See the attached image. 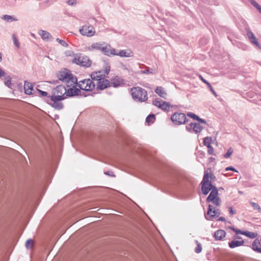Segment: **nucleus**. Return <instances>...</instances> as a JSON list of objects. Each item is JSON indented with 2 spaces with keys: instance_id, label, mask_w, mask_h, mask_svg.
Listing matches in <instances>:
<instances>
[{
  "instance_id": "obj_1",
  "label": "nucleus",
  "mask_w": 261,
  "mask_h": 261,
  "mask_svg": "<svg viewBox=\"0 0 261 261\" xmlns=\"http://www.w3.org/2000/svg\"><path fill=\"white\" fill-rule=\"evenodd\" d=\"M57 77L60 81L65 83L67 87L73 86V87L67 90L65 96L71 97L81 94V91L74 86V84H77V79L73 76L69 70L65 69L64 70L60 71L57 75Z\"/></svg>"
},
{
  "instance_id": "obj_2",
  "label": "nucleus",
  "mask_w": 261,
  "mask_h": 261,
  "mask_svg": "<svg viewBox=\"0 0 261 261\" xmlns=\"http://www.w3.org/2000/svg\"><path fill=\"white\" fill-rule=\"evenodd\" d=\"M131 95L134 100L144 102L147 99V91L139 87H135L130 89Z\"/></svg>"
},
{
  "instance_id": "obj_3",
  "label": "nucleus",
  "mask_w": 261,
  "mask_h": 261,
  "mask_svg": "<svg viewBox=\"0 0 261 261\" xmlns=\"http://www.w3.org/2000/svg\"><path fill=\"white\" fill-rule=\"evenodd\" d=\"M201 185L202 193L205 195H207L212 189V182L209 180V175L206 171L204 172Z\"/></svg>"
},
{
  "instance_id": "obj_4",
  "label": "nucleus",
  "mask_w": 261,
  "mask_h": 261,
  "mask_svg": "<svg viewBox=\"0 0 261 261\" xmlns=\"http://www.w3.org/2000/svg\"><path fill=\"white\" fill-rule=\"evenodd\" d=\"M172 122L176 125L185 124L188 121V119L186 115L182 113L175 112L171 116Z\"/></svg>"
},
{
  "instance_id": "obj_5",
  "label": "nucleus",
  "mask_w": 261,
  "mask_h": 261,
  "mask_svg": "<svg viewBox=\"0 0 261 261\" xmlns=\"http://www.w3.org/2000/svg\"><path fill=\"white\" fill-rule=\"evenodd\" d=\"M77 86L82 90L91 91L94 89L96 84L93 80L88 79L80 81L77 84Z\"/></svg>"
},
{
  "instance_id": "obj_6",
  "label": "nucleus",
  "mask_w": 261,
  "mask_h": 261,
  "mask_svg": "<svg viewBox=\"0 0 261 261\" xmlns=\"http://www.w3.org/2000/svg\"><path fill=\"white\" fill-rule=\"evenodd\" d=\"M66 98V96L63 95H51L50 97V99L54 102L51 106L57 110H61L63 108V105L60 101Z\"/></svg>"
},
{
  "instance_id": "obj_7",
  "label": "nucleus",
  "mask_w": 261,
  "mask_h": 261,
  "mask_svg": "<svg viewBox=\"0 0 261 261\" xmlns=\"http://www.w3.org/2000/svg\"><path fill=\"white\" fill-rule=\"evenodd\" d=\"M221 214V212L219 209H215L211 204H208V210L205 217L207 220H212L216 216L218 217Z\"/></svg>"
},
{
  "instance_id": "obj_8",
  "label": "nucleus",
  "mask_w": 261,
  "mask_h": 261,
  "mask_svg": "<svg viewBox=\"0 0 261 261\" xmlns=\"http://www.w3.org/2000/svg\"><path fill=\"white\" fill-rule=\"evenodd\" d=\"M80 32L83 36L92 37L95 34V29L92 25H84L80 30Z\"/></svg>"
},
{
  "instance_id": "obj_9",
  "label": "nucleus",
  "mask_w": 261,
  "mask_h": 261,
  "mask_svg": "<svg viewBox=\"0 0 261 261\" xmlns=\"http://www.w3.org/2000/svg\"><path fill=\"white\" fill-rule=\"evenodd\" d=\"M203 127L199 123L192 122L188 126H186V129L189 132H194L196 134L200 133Z\"/></svg>"
},
{
  "instance_id": "obj_10",
  "label": "nucleus",
  "mask_w": 261,
  "mask_h": 261,
  "mask_svg": "<svg viewBox=\"0 0 261 261\" xmlns=\"http://www.w3.org/2000/svg\"><path fill=\"white\" fill-rule=\"evenodd\" d=\"M153 104L164 111H168L170 107H171L169 103L160 100L159 98L155 99L153 101Z\"/></svg>"
},
{
  "instance_id": "obj_11",
  "label": "nucleus",
  "mask_w": 261,
  "mask_h": 261,
  "mask_svg": "<svg viewBox=\"0 0 261 261\" xmlns=\"http://www.w3.org/2000/svg\"><path fill=\"white\" fill-rule=\"evenodd\" d=\"M105 55L110 56L111 55H116L115 49L112 48L110 45L107 44L103 45L100 50Z\"/></svg>"
},
{
  "instance_id": "obj_12",
  "label": "nucleus",
  "mask_w": 261,
  "mask_h": 261,
  "mask_svg": "<svg viewBox=\"0 0 261 261\" xmlns=\"http://www.w3.org/2000/svg\"><path fill=\"white\" fill-rule=\"evenodd\" d=\"M98 90H103L109 86H111L110 82L108 80H107L103 77L101 79V80L97 82V84H95Z\"/></svg>"
},
{
  "instance_id": "obj_13",
  "label": "nucleus",
  "mask_w": 261,
  "mask_h": 261,
  "mask_svg": "<svg viewBox=\"0 0 261 261\" xmlns=\"http://www.w3.org/2000/svg\"><path fill=\"white\" fill-rule=\"evenodd\" d=\"M67 90L64 86L58 85L53 90V95H63L65 96L67 94Z\"/></svg>"
},
{
  "instance_id": "obj_14",
  "label": "nucleus",
  "mask_w": 261,
  "mask_h": 261,
  "mask_svg": "<svg viewBox=\"0 0 261 261\" xmlns=\"http://www.w3.org/2000/svg\"><path fill=\"white\" fill-rule=\"evenodd\" d=\"M110 84L113 87L117 88L125 84V81L121 77L116 76L111 79Z\"/></svg>"
},
{
  "instance_id": "obj_15",
  "label": "nucleus",
  "mask_w": 261,
  "mask_h": 261,
  "mask_svg": "<svg viewBox=\"0 0 261 261\" xmlns=\"http://www.w3.org/2000/svg\"><path fill=\"white\" fill-rule=\"evenodd\" d=\"M104 75L101 74V71H96L92 72L91 75V80H93L95 84L97 83L98 81L101 80V79L104 77Z\"/></svg>"
},
{
  "instance_id": "obj_16",
  "label": "nucleus",
  "mask_w": 261,
  "mask_h": 261,
  "mask_svg": "<svg viewBox=\"0 0 261 261\" xmlns=\"http://www.w3.org/2000/svg\"><path fill=\"white\" fill-rule=\"evenodd\" d=\"M39 34L40 35L42 39L46 41H51L53 40V37L51 34L44 30H40Z\"/></svg>"
},
{
  "instance_id": "obj_17",
  "label": "nucleus",
  "mask_w": 261,
  "mask_h": 261,
  "mask_svg": "<svg viewBox=\"0 0 261 261\" xmlns=\"http://www.w3.org/2000/svg\"><path fill=\"white\" fill-rule=\"evenodd\" d=\"M24 92L26 94L31 95L33 94V91H34L33 86L32 84L25 81L24 84Z\"/></svg>"
},
{
  "instance_id": "obj_18",
  "label": "nucleus",
  "mask_w": 261,
  "mask_h": 261,
  "mask_svg": "<svg viewBox=\"0 0 261 261\" xmlns=\"http://www.w3.org/2000/svg\"><path fill=\"white\" fill-rule=\"evenodd\" d=\"M226 235V232L222 229H219L214 233V237L216 240H222Z\"/></svg>"
},
{
  "instance_id": "obj_19",
  "label": "nucleus",
  "mask_w": 261,
  "mask_h": 261,
  "mask_svg": "<svg viewBox=\"0 0 261 261\" xmlns=\"http://www.w3.org/2000/svg\"><path fill=\"white\" fill-rule=\"evenodd\" d=\"M115 55L120 57H130L133 56V52L130 50H121L118 53L116 51Z\"/></svg>"
},
{
  "instance_id": "obj_20",
  "label": "nucleus",
  "mask_w": 261,
  "mask_h": 261,
  "mask_svg": "<svg viewBox=\"0 0 261 261\" xmlns=\"http://www.w3.org/2000/svg\"><path fill=\"white\" fill-rule=\"evenodd\" d=\"M252 249L253 250L261 253V245L259 240L257 239L254 240L252 243Z\"/></svg>"
},
{
  "instance_id": "obj_21",
  "label": "nucleus",
  "mask_w": 261,
  "mask_h": 261,
  "mask_svg": "<svg viewBox=\"0 0 261 261\" xmlns=\"http://www.w3.org/2000/svg\"><path fill=\"white\" fill-rule=\"evenodd\" d=\"M244 242L243 240H233L228 243L229 247L230 248H234L243 245Z\"/></svg>"
},
{
  "instance_id": "obj_22",
  "label": "nucleus",
  "mask_w": 261,
  "mask_h": 261,
  "mask_svg": "<svg viewBox=\"0 0 261 261\" xmlns=\"http://www.w3.org/2000/svg\"><path fill=\"white\" fill-rule=\"evenodd\" d=\"M155 92L158 94L160 97L166 98L167 93L164 89L162 87H157L155 89Z\"/></svg>"
},
{
  "instance_id": "obj_23",
  "label": "nucleus",
  "mask_w": 261,
  "mask_h": 261,
  "mask_svg": "<svg viewBox=\"0 0 261 261\" xmlns=\"http://www.w3.org/2000/svg\"><path fill=\"white\" fill-rule=\"evenodd\" d=\"M81 66L89 67L91 65V61L87 56H83L82 60Z\"/></svg>"
},
{
  "instance_id": "obj_24",
  "label": "nucleus",
  "mask_w": 261,
  "mask_h": 261,
  "mask_svg": "<svg viewBox=\"0 0 261 261\" xmlns=\"http://www.w3.org/2000/svg\"><path fill=\"white\" fill-rule=\"evenodd\" d=\"M83 56H82L81 54L75 55L74 58L72 59V62L73 63L76 64L77 65H79L81 66L82 64V60L83 59Z\"/></svg>"
},
{
  "instance_id": "obj_25",
  "label": "nucleus",
  "mask_w": 261,
  "mask_h": 261,
  "mask_svg": "<svg viewBox=\"0 0 261 261\" xmlns=\"http://www.w3.org/2000/svg\"><path fill=\"white\" fill-rule=\"evenodd\" d=\"M103 45H105V43H94L91 45V48L92 49L101 50Z\"/></svg>"
},
{
  "instance_id": "obj_26",
  "label": "nucleus",
  "mask_w": 261,
  "mask_h": 261,
  "mask_svg": "<svg viewBox=\"0 0 261 261\" xmlns=\"http://www.w3.org/2000/svg\"><path fill=\"white\" fill-rule=\"evenodd\" d=\"M155 119V115L153 114H149L146 118V122L150 124L153 123Z\"/></svg>"
},
{
  "instance_id": "obj_27",
  "label": "nucleus",
  "mask_w": 261,
  "mask_h": 261,
  "mask_svg": "<svg viewBox=\"0 0 261 261\" xmlns=\"http://www.w3.org/2000/svg\"><path fill=\"white\" fill-rule=\"evenodd\" d=\"M218 196V195L211 192L208 197H207L206 201L207 202H211L212 201H213Z\"/></svg>"
},
{
  "instance_id": "obj_28",
  "label": "nucleus",
  "mask_w": 261,
  "mask_h": 261,
  "mask_svg": "<svg viewBox=\"0 0 261 261\" xmlns=\"http://www.w3.org/2000/svg\"><path fill=\"white\" fill-rule=\"evenodd\" d=\"M212 142V138L211 137H206L203 139V144L207 147L211 146Z\"/></svg>"
},
{
  "instance_id": "obj_29",
  "label": "nucleus",
  "mask_w": 261,
  "mask_h": 261,
  "mask_svg": "<svg viewBox=\"0 0 261 261\" xmlns=\"http://www.w3.org/2000/svg\"><path fill=\"white\" fill-rule=\"evenodd\" d=\"M243 235L251 239H254L257 236V233L248 231H244Z\"/></svg>"
},
{
  "instance_id": "obj_30",
  "label": "nucleus",
  "mask_w": 261,
  "mask_h": 261,
  "mask_svg": "<svg viewBox=\"0 0 261 261\" xmlns=\"http://www.w3.org/2000/svg\"><path fill=\"white\" fill-rule=\"evenodd\" d=\"M2 19L7 21H13L17 20L16 18H14L13 16L8 15H3Z\"/></svg>"
},
{
  "instance_id": "obj_31",
  "label": "nucleus",
  "mask_w": 261,
  "mask_h": 261,
  "mask_svg": "<svg viewBox=\"0 0 261 261\" xmlns=\"http://www.w3.org/2000/svg\"><path fill=\"white\" fill-rule=\"evenodd\" d=\"M4 84L6 86L10 88V86L11 85V77L10 76H8L5 77Z\"/></svg>"
},
{
  "instance_id": "obj_32",
  "label": "nucleus",
  "mask_w": 261,
  "mask_h": 261,
  "mask_svg": "<svg viewBox=\"0 0 261 261\" xmlns=\"http://www.w3.org/2000/svg\"><path fill=\"white\" fill-rule=\"evenodd\" d=\"M250 41L253 43V44L255 45L257 47H258L259 48H261V46L260 44L257 41V40L255 36L252 38L251 39H249Z\"/></svg>"
},
{
  "instance_id": "obj_33",
  "label": "nucleus",
  "mask_w": 261,
  "mask_h": 261,
  "mask_svg": "<svg viewBox=\"0 0 261 261\" xmlns=\"http://www.w3.org/2000/svg\"><path fill=\"white\" fill-rule=\"evenodd\" d=\"M250 204L255 210H257L259 212H261V208L259 204L251 201L250 202Z\"/></svg>"
},
{
  "instance_id": "obj_34",
  "label": "nucleus",
  "mask_w": 261,
  "mask_h": 261,
  "mask_svg": "<svg viewBox=\"0 0 261 261\" xmlns=\"http://www.w3.org/2000/svg\"><path fill=\"white\" fill-rule=\"evenodd\" d=\"M33 245V241L32 239H28L25 244V247L27 249L30 248Z\"/></svg>"
},
{
  "instance_id": "obj_35",
  "label": "nucleus",
  "mask_w": 261,
  "mask_h": 261,
  "mask_svg": "<svg viewBox=\"0 0 261 261\" xmlns=\"http://www.w3.org/2000/svg\"><path fill=\"white\" fill-rule=\"evenodd\" d=\"M216 206H219L221 204V199L219 196L216 197L213 201H211Z\"/></svg>"
},
{
  "instance_id": "obj_36",
  "label": "nucleus",
  "mask_w": 261,
  "mask_h": 261,
  "mask_svg": "<svg viewBox=\"0 0 261 261\" xmlns=\"http://www.w3.org/2000/svg\"><path fill=\"white\" fill-rule=\"evenodd\" d=\"M197 243V247L195 249V252L197 253H199L201 252L202 247L200 243H199L197 241H196Z\"/></svg>"
},
{
  "instance_id": "obj_37",
  "label": "nucleus",
  "mask_w": 261,
  "mask_h": 261,
  "mask_svg": "<svg viewBox=\"0 0 261 261\" xmlns=\"http://www.w3.org/2000/svg\"><path fill=\"white\" fill-rule=\"evenodd\" d=\"M56 41H57V42L59 43L62 46H63L64 47H67L68 46V43H66V41L64 40H61L59 38H57Z\"/></svg>"
},
{
  "instance_id": "obj_38",
  "label": "nucleus",
  "mask_w": 261,
  "mask_h": 261,
  "mask_svg": "<svg viewBox=\"0 0 261 261\" xmlns=\"http://www.w3.org/2000/svg\"><path fill=\"white\" fill-rule=\"evenodd\" d=\"M141 72L144 74H153L154 70L147 67L145 70L141 71Z\"/></svg>"
},
{
  "instance_id": "obj_39",
  "label": "nucleus",
  "mask_w": 261,
  "mask_h": 261,
  "mask_svg": "<svg viewBox=\"0 0 261 261\" xmlns=\"http://www.w3.org/2000/svg\"><path fill=\"white\" fill-rule=\"evenodd\" d=\"M233 151L231 148H229L226 153L224 155V157L226 159H228L230 157V156L232 154Z\"/></svg>"
},
{
  "instance_id": "obj_40",
  "label": "nucleus",
  "mask_w": 261,
  "mask_h": 261,
  "mask_svg": "<svg viewBox=\"0 0 261 261\" xmlns=\"http://www.w3.org/2000/svg\"><path fill=\"white\" fill-rule=\"evenodd\" d=\"M13 40L14 41V45L18 48H19V43L18 39L15 37V35L13 34L12 36Z\"/></svg>"
},
{
  "instance_id": "obj_41",
  "label": "nucleus",
  "mask_w": 261,
  "mask_h": 261,
  "mask_svg": "<svg viewBox=\"0 0 261 261\" xmlns=\"http://www.w3.org/2000/svg\"><path fill=\"white\" fill-rule=\"evenodd\" d=\"M187 116H189L191 118L193 119L194 120H197L198 117L197 115H196L195 114L191 113V112H188L187 113Z\"/></svg>"
},
{
  "instance_id": "obj_42",
  "label": "nucleus",
  "mask_w": 261,
  "mask_h": 261,
  "mask_svg": "<svg viewBox=\"0 0 261 261\" xmlns=\"http://www.w3.org/2000/svg\"><path fill=\"white\" fill-rule=\"evenodd\" d=\"M66 3L71 6H75L77 3V0H68L66 2Z\"/></svg>"
},
{
  "instance_id": "obj_43",
  "label": "nucleus",
  "mask_w": 261,
  "mask_h": 261,
  "mask_svg": "<svg viewBox=\"0 0 261 261\" xmlns=\"http://www.w3.org/2000/svg\"><path fill=\"white\" fill-rule=\"evenodd\" d=\"M247 36L249 40L251 39L252 38H253V37H255L253 33L250 30L247 31Z\"/></svg>"
},
{
  "instance_id": "obj_44",
  "label": "nucleus",
  "mask_w": 261,
  "mask_h": 261,
  "mask_svg": "<svg viewBox=\"0 0 261 261\" xmlns=\"http://www.w3.org/2000/svg\"><path fill=\"white\" fill-rule=\"evenodd\" d=\"M212 189H211V192H212V193H214L215 194H216L217 195H218V190L217 189V188L213 185L212 184Z\"/></svg>"
},
{
  "instance_id": "obj_45",
  "label": "nucleus",
  "mask_w": 261,
  "mask_h": 261,
  "mask_svg": "<svg viewBox=\"0 0 261 261\" xmlns=\"http://www.w3.org/2000/svg\"><path fill=\"white\" fill-rule=\"evenodd\" d=\"M38 93H39L40 96L42 97H46L47 96L48 93L45 91H42L40 89H37Z\"/></svg>"
},
{
  "instance_id": "obj_46",
  "label": "nucleus",
  "mask_w": 261,
  "mask_h": 261,
  "mask_svg": "<svg viewBox=\"0 0 261 261\" xmlns=\"http://www.w3.org/2000/svg\"><path fill=\"white\" fill-rule=\"evenodd\" d=\"M250 3L257 9H258V8L260 6L257 2L254 0H251Z\"/></svg>"
},
{
  "instance_id": "obj_47",
  "label": "nucleus",
  "mask_w": 261,
  "mask_h": 261,
  "mask_svg": "<svg viewBox=\"0 0 261 261\" xmlns=\"http://www.w3.org/2000/svg\"><path fill=\"white\" fill-rule=\"evenodd\" d=\"M207 153L208 154H213L214 149L213 147L211 145L207 147Z\"/></svg>"
},
{
  "instance_id": "obj_48",
  "label": "nucleus",
  "mask_w": 261,
  "mask_h": 261,
  "mask_svg": "<svg viewBox=\"0 0 261 261\" xmlns=\"http://www.w3.org/2000/svg\"><path fill=\"white\" fill-rule=\"evenodd\" d=\"M105 174L107 175H109L110 176H112V177H115V175L114 174L113 172L112 171H106L105 172Z\"/></svg>"
},
{
  "instance_id": "obj_49",
  "label": "nucleus",
  "mask_w": 261,
  "mask_h": 261,
  "mask_svg": "<svg viewBox=\"0 0 261 261\" xmlns=\"http://www.w3.org/2000/svg\"><path fill=\"white\" fill-rule=\"evenodd\" d=\"M228 211H229V214L231 216L236 213V211L233 210L232 207H229L228 208Z\"/></svg>"
},
{
  "instance_id": "obj_50",
  "label": "nucleus",
  "mask_w": 261,
  "mask_h": 261,
  "mask_svg": "<svg viewBox=\"0 0 261 261\" xmlns=\"http://www.w3.org/2000/svg\"><path fill=\"white\" fill-rule=\"evenodd\" d=\"M225 170L226 171H234V172H238V171L234 168H233V167L232 166H229V167H228L227 168H225Z\"/></svg>"
},
{
  "instance_id": "obj_51",
  "label": "nucleus",
  "mask_w": 261,
  "mask_h": 261,
  "mask_svg": "<svg viewBox=\"0 0 261 261\" xmlns=\"http://www.w3.org/2000/svg\"><path fill=\"white\" fill-rule=\"evenodd\" d=\"M208 86L210 88V89L211 91L213 93V94L216 97H217V94L216 92L215 91V90H214V89L213 88V87H212V86L211 85V84H210V85H208Z\"/></svg>"
},
{
  "instance_id": "obj_52",
  "label": "nucleus",
  "mask_w": 261,
  "mask_h": 261,
  "mask_svg": "<svg viewBox=\"0 0 261 261\" xmlns=\"http://www.w3.org/2000/svg\"><path fill=\"white\" fill-rule=\"evenodd\" d=\"M197 121H198L199 122L203 124H206V122L204 119H203L202 118H200L199 117H198V119H197Z\"/></svg>"
},
{
  "instance_id": "obj_53",
  "label": "nucleus",
  "mask_w": 261,
  "mask_h": 261,
  "mask_svg": "<svg viewBox=\"0 0 261 261\" xmlns=\"http://www.w3.org/2000/svg\"><path fill=\"white\" fill-rule=\"evenodd\" d=\"M110 71V66H107L105 69V73L106 74H108Z\"/></svg>"
},
{
  "instance_id": "obj_54",
  "label": "nucleus",
  "mask_w": 261,
  "mask_h": 261,
  "mask_svg": "<svg viewBox=\"0 0 261 261\" xmlns=\"http://www.w3.org/2000/svg\"><path fill=\"white\" fill-rule=\"evenodd\" d=\"M234 232H235L237 234H241L243 235L244 231L236 229V230H234Z\"/></svg>"
},
{
  "instance_id": "obj_55",
  "label": "nucleus",
  "mask_w": 261,
  "mask_h": 261,
  "mask_svg": "<svg viewBox=\"0 0 261 261\" xmlns=\"http://www.w3.org/2000/svg\"><path fill=\"white\" fill-rule=\"evenodd\" d=\"M199 77L200 78L201 81H203L204 83H205L207 85H208V86L210 85V83L208 82H207L206 80L204 79L201 75H200Z\"/></svg>"
},
{
  "instance_id": "obj_56",
  "label": "nucleus",
  "mask_w": 261,
  "mask_h": 261,
  "mask_svg": "<svg viewBox=\"0 0 261 261\" xmlns=\"http://www.w3.org/2000/svg\"><path fill=\"white\" fill-rule=\"evenodd\" d=\"M209 178H210V179L212 180L215 181L216 180V176L213 173L210 174V175L209 176Z\"/></svg>"
},
{
  "instance_id": "obj_57",
  "label": "nucleus",
  "mask_w": 261,
  "mask_h": 261,
  "mask_svg": "<svg viewBox=\"0 0 261 261\" xmlns=\"http://www.w3.org/2000/svg\"><path fill=\"white\" fill-rule=\"evenodd\" d=\"M5 75V72L0 68V78Z\"/></svg>"
},
{
  "instance_id": "obj_58",
  "label": "nucleus",
  "mask_w": 261,
  "mask_h": 261,
  "mask_svg": "<svg viewBox=\"0 0 261 261\" xmlns=\"http://www.w3.org/2000/svg\"><path fill=\"white\" fill-rule=\"evenodd\" d=\"M217 221H218L225 222L226 220H225V218H224V217H219V218L218 219Z\"/></svg>"
},
{
  "instance_id": "obj_59",
  "label": "nucleus",
  "mask_w": 261,
  "mask_h": 261,
  "mask_svg": "<svg viewBox=\"0 0 261 261\" xmlns=\"http://www.w3.org/2000/svg\"><path fill=\"white\" fill-rule=\"evenodd\" d=\"M234 238L235 239H242V238L240 236H234Z\"/></svg>"
},
{
  "instance_id": "obj_60",
  "label": "nucleus",
  "mask_w": 261,
  "mask_h": 261,
  "mask_svg": "<svg viewBox=\"0 0 261 261\" xmlns=\"http://www.w3.org/2000/svg\"><path fill=\"white\" fill-rule=\"evenodd\" d=\"M257 10L261 13V6H260Z\"/></svg>"
},
{
  "instance_id": "obj_61",
  "label": "nucleus",
  "mask_w": 261,
  "mask_h": 261,
  "mask_svg": "<svg viewBox=\"0 0 261 261\" xmlns=\"http://www.w3.org/2000/svg\"><path fill=\"white\" fill-rule=\"evenodd\" d=\"M230 228H231V229L232 230H233V231H234V230H236V229H235L234 227H231Z\"/></svg>"
},
{
  "instance_id": "obj_62",
  "label": "nucleus",
  "mask_w": 261,
  "mask_h": 261,
  "mask_svg": "<svg viewBox=\"0 0 261 261\" xmlns=\"http://www.w3.org/2000/svg\"><path fill=\"white\" fill-rule=\"evenodd\" d=\"M219 189L220 190H223V188H220Z\"/></svg>"
}]
</instances>
